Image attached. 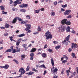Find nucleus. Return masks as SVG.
<instances>
[{
	"instance_id": "obj_1",
	"label": "nucleus",
	"mask_w": 78,
	"mask_h": 78,
	"mask_svg": "<svg viewBox=\"0 0 78 78\" xmlns=\"http://www.w3.org/2000/svg\"><path fill=\"white\" fill-rule=\"evenodd\" d=\"M45 36L46 37V39L48 40L49 39H51L52 37V35L51 34V32L49 31H47L45 33Z\"/></svg>"
},
{
	"instance_id": "obj_2",
	"label": "nucleus",
	"mask_w": 78,
	"mask_h": 78,
	"mask_svg": "<svg viewBox=\"0 0 78 78\" xmlns=\"http://www.w3.org/2000/svg\"><path fill=\"white\" fill-rule=\"evenodd\" d=\"M25 25L27 27V28L26 29H25V30L27 31H28L27 33L31 32V30H29V29H30V27H31V25H30V24H25Z\"/></svg>"
},
{
	"instance_id": "obj_3",
	"label": "nucleus",
	"mask_w": 78,
	"mask_h": 78,
	"mask_svg": "<svg viewBox=\"0 0 78 78\" xmlns=\"http://www.w3.org/2000/svg\"><path fill=\"white\" fill-rule=\"evenodd\" d=\"M58 70L57 68H55V67H53L51 68V72L54 75H55L57 73V71Z\"/></svg>"
},
{
	"instance_id": "obj_4",
	"label": "nucleus",
	"mask_w": 78,
	"mask_h": 78,
	"mask_svg": "<svg viewBox=\"0 0 78 78\" xmlns=\"http://www.w3.org/2000/svg\"><path fill=\"white\" fill-rule=\"evenodd\" d=\"M19 72L21 73L20 74V75H22L26 71L24 70V69L23 68H20L19 71Z\"/></svg>"
},
{
	"instance_id": "obj_5",
	"label": "nucleus",
	"mask_w": 78,
	"mask_h": 78,
	"mask_svg": "<svg viewBox=\"0 0 78 78\" xmlns=\"http://www.w3.org/2000/svg\"><path fill=\"white\" fill-rule=\"evenodd\" d=\"M71 12V10L69 9H67L65 11V12L64 14L65 16H67L69 15L70 13Z\"/></svg>"
},
{
	"instance_id": "obj_6",
	"label": "nucleus",
	"mask_w": 78,
	"mask_h": 78,
	"mask_svg": "<svg viewBox=\"0 0 78 78\" xmlns=\"http://www.w3.org/2000/svg\"><path fill=\"white\" fill-rule=\"evenodd\" d=\"M28 4H25L24 3H23L22 4L20 5H19L20 7L22 8H27L28 7Z\"/></svg>"
},
{
	"instance_id": "obj_7",
	"label": "nucleus",
	"mask_w": 78,
	"mask_h": 78,
	"mask_svg": "<svg viewBox=\"0 0 78 78\" xmlns=\"http://www.w3.org/2000/svg\"><path fill=\"white\" fill-rule=\"evenodd\" d=\"M66 28L65 26H62L61 27H59V30L61 31L62 32H63L64 31L65 29Z\"/></svg>"
},
{
	"instance_id": "obj_8",
	"label": "nucleus",
	"mask_w": 78,
	"mask_h": 78,
	"mask_svg": "<svg viewBox=\"0 0 78 78\" xmlns=\"http://www.w3.org/2000/svg\"><path fill=\"white\" fill-rule=\"evenodd\" d=\"M67 21V19H64L61 21V23L62 25H65L66 24V22Z\"/></svg>"
},
{
	"instance_id": "obj_9",
	"label": "nucleus",
	"mask_w": 78,
	"mask_h": 78,
	"mask_svg": "<svg viewBox=\"0 0 78 78\" xmlns=\"http://www.w3.org/2000/svg\"><path fill=\"white\" fill-rule=\"evenodd\" d=\"M72 49H73V48H77V47H78V46L77 45V44H74V43H72Z\"/></svg>"
},
{
	"instance_id": "obj_10",
	"label": "nucleus",
	"mask_w": 78,
	"mask_h": 78,
	"mask_svg": "<svg viewBox=\"0 0 78 78\" xmlns=\"http://www.w3.org/2000/svg\"><path fill=\"white\" fill-rule=\"evenodd\" d=\"M34 54L33 53H31L30 55V60H33L34 59Z\"/></svg>"
},
{
	"instance_id": "obj_11",
	"label": "nucleus",
	"mask_w": 78,
	"mask_h": 78,
	"mask_svg": "<svg viewBox=\"0 0 78 78\" xmlns=\"http://www.w3.org/2000/svg\"><path fill=\"white\" fill-rule=\"evenodd\" d=\"M27 44H23L22 45V46L24 47V48H25V50L26 51L27 49L28 48L27 46Z\"/></svg>"
},
{
	"instance_id": "obj_12",
	"label": "nucleus",
	"mask_w": 78,
	"mask_h": 78,
	"mask_svg": "<svg viewBox=\"0 0 78 78\" xmlns=\"http://www.w3.org/2000/svg\"><path fill=\"white\" fill-rule=\"evenodd\" d=\"M36 48H32L31 50L30 51V52L31 53H33L35 51H36Z\"/></svg>"
},
{
	"instance_id": "obj_13",
	"label": "nucleus",
	"mask_w": 78,
	"mask_h": 78,
	"mask_svg": "<svg viewBox=\"0 0 78 78\" xmlns=\"http://www.w3.org/2000/svg\"><path fill=\"white\" fill-rule=\"evenodd\" d=\"M17 21V19L16 17L13 20H12V23H13L15 24L16 23V22Z\"/></svg>"
},
{
	"instance_id": "obj_14",
	"label": "nucleus",
	"mask_w": 78,
	"mask_h": 78,
	"mask_svg": "<svg viewBox=\"0 0 78 78\" xmlns=\"http://www.w3.org/2000/svg\"><path fill=\"white\" fill-rule=\"evenodd\" d=\"M70 27H69V26H68L67 27L66 29V32H69L70 31Z\"/></svg>"
},
{
	"instance_id": "obj_15",
	"label": "nucleus",
	"mask_w": 78,
	"mask_h": 78,
	"mask_svg": "<svg viewBox=\"0 0 78 78\" xmlns=\"http://www.w3.org/2000/svg\"><path fill=\"white\" fill-rule=\"evenodd\" d=\"M19 1V0H17L16 1L14 2V6H16L18 4V2Z\"/></svg>"
},
{
	"instance_id": "obj_16",
	"label": "nucleus",
	"mask_w": 78,
	"mask_h": 78,
	"mask_svg": "<svg viewBox=\"0 0 78 78\" xmlns=\"http://www.w3.org/2000/svg\"><path fill=\"white\" fill-rule=\"evenodd\" d=\"M27 22H28L27 20H26V21H21V24H24L25 23H27Z\"/></svg>"
},
{
	"instance_id": "obj_17",
	"label": "nucleus",
	"mask_w": 78,
	"mask_h": 78,
	"mask_svg": "<svg viewBox=\"0 0 78 78\" xmlns=\"http://www.w3.org/2000/svg\"><path fill=\"white\" fill-rule=\"evenodd\" d=\"M34 73V72L30 71L29 73H27V74L29 75H32V74Z\"/></svg>"
},
{
	"instance_id": "obj_18",
	"label": "nucleus",
	"mask_w": 78,
	"mask_h": 78,
	"mask_svg": "<svg viewBox=\"0 0 78 78\" xmlns=\"http://www.w3.org/2000/svg\"><path fill=\"white\" fill-rule=\"evenodd\" d=\"M66 24L67 25H71V22L70 21H67Z\"/></svg>"
},
{
	"instance_id": "obj_19",
	"label": "nucleus",
	"mask_w": 78,
	"mask_h": 78,
	"mask_svg": "<svg viewBox=\"0 0 78 78\" xmlns=\"http://www.w3.org/2000/svg\"><path fill=\"white\" fill-rule=\"evenodd\" d=\"M70 36V35H69L67 37H66V41H68L69 39Z\"/></svg>"
},
{
	"instance_id": "obj_20",
	"label": "nucleus",
	"mask_w": 78,
	"mask_h": 78,
	"mask_svg": "<svg viewBox=\"0 0 78 78\" xmlns=\"http://www.w3.org/2000/svg\"><path fill=\"white\" fill-rule=\"evenodd\" d=\"M26 56L24 55H21V57L22 58L21 59L23 60L25 58Z\"/></svg>"
},
{
	"instance_id": "obj_21",
	"label": "nucleus",
	"mask_w": 78,
	"mask_h": 78,
	"mask_svg": "<svg viewBox=\"0 0 78 78\" xmlns=\"http://www.w3.org/2000/svg\"><path fill=\"white\" fill-rule=\"evenodd\" d=\"M42 57L43 58H45L47 56L46 54L45 53H44L41 54Z\"/></svg>"
},
{
	"instance_id": "obj_22",
	"label": "nucleus",
	"mask_w": 78,
	"mask_h": 78,
	"mask_svg": "<svg viewBox=\"0 0 78 78\" xmlns=\"http://www.w3.org/2000/svg\"><path fill=\"white\" fill-rule=\"evenodd\" d=\"M51 63L52 64V66H54V61L52 58H51Z\"/></svg>"
},
{
	"instance_id": "obj_23",
	"label": "nucleus",
	"mask_w": 78,
	"mask_h": 78,
	"mask_svg": "<svg viewBox=\"0 0 78 78\" xmlns=\"http://www.w3.org/2000/svg\"><path fill=\"white\" fill-rule=\"evenodd\" d=\"M20 11L22 12H25L26 11V10L24 9H21L20 10Z\"/></svg>"
},
{
	"instance_id": "obj_24",
	"label": "nucleus",
	"mask_w": 78,
	"mask_h": 78,
	"mask_svg": "<svg viewBox=\"0 0 78 78\" xmlns=\"http://www.w3.org/2000/svg\"><path fill=\"white\" fill-rule=\"evenodd\" d=\"M9 67V66L8 65H6L5 66H4V69H7Z\"/></svg>"
},
{
	"instance_id": "obj_25",
	"label": "nucleus",
	"mask_w": 78,
	"mask_h": 78,
	"mask_svg": "<svg viewBox=\"0 0 78 78\" xmlns=\"http://www.w3.org/2000/svg\"><path fill=\"white\" fill-rule=\"evenodd\" d=\"M70 72V70H66V73H67V76H69V73Z\"/></svg>"
},
{
	"instance_id": "obj_26",
	"label": "nucleus",
	"mask_w": 78,
	"mask_h": 78,
	"mask_svg": "<svg viewBox=\"0 0 78 78\" xmlns=\"http://www.w3.org/2000/svg\"><path fill=\"white\" fill-rule=\"evenodd\" d=\"M38 31H41V29L40 27V26H38V29H37Z\"/></svg>"
},
{
	"instance_id": "obj_27",
	"label": "nucleus",
	"mask_w": 78,
	"mask_h": 78,
	"mask_svg": "<svg viewBox=\"0 0 78 78\" xmlns=\"http://www.w3.org/2000/svg\"><path fill=\"white\" fill-rule=\"evenodd\" d=\"M67 4H66L65 5H62V6L63 8H65L66 7H67Z\"/></svg>"
},
{
	"instance_id": "obj_28",
	"label": "nucleus",
	"mask_w": 78,
	"mask_h": 78,
	"mask_svg": "<svg viewBox=\"0 0 78 78\" xmlns=\"http://www.w3.org/2000/svg\"><path fill=\"white\" fill-rule=\"evenodd\" d=\"M25 35V34H20V35H18V37H22L23 36H24Z\"/></svg>"
},
{
	"instance_id": "obj_29",
	"label": "nucleus",
	"mask_w": 78,
	"mask_h": 78,
	"mask_svg": "<svg viewBox=\"0 0 78 78\" xmlns=\"http://www.w3.org/2000/svg\"><path fill=\"white\" fill-rule=\"evenodd\" d=\"M16 19H17V20L18 21H21L22 20L21 19V18H19L18 16H17V17H16Z\"/></svg>"
},
{
	"instance_id": "obj_30",
	"label": "nucleus",
	"mask_w": 78,
	"mask_h": 78,
	"mask_svg": "<svg viewBox=\"0 0 78 78\" xmlns=\"http://www.w3.org/2000/svg\"><path fill=\"white\" fill-rule=\"evenodd\" d=\"M0 7L1 8V9L2 10H4L5 9V8L3 6V5H1L0 6Z\"/></svg>"
},
{
	"instance_id": "obj_31",
	"label": "nucleus",
	"mask_w": 78,
	"mask_h": 78,
	"mask_svg": "<svg viewBox=\"0 0 78 78\" xmlns=\"http://www.w3.org/2000/svg\"><path fill=\"white\" fill-rule=\"evenodd\" d=\"M9 24H5V27L6 28H8L9 27Z\"/></svg>"
},
{
	"instance_id": "obj_32",
	"label": "nucleus",
	"mask_w": 78,
	"mask_h": 78,
	"mask_svg": "<svg viewBox=\"0 0 78 78\" xmlns=\"http://www.w3.org/2000/svg\"><path fill=\"white\" fill-rule=\"evenodd\" d=\"M32 71H35V72H36L37 73L38 72V71L37 70H36L34 68H32Z\"/></svg>"
},
{
	"instance_id": "obj_33",
	"label": "nucleus",
	"mask_w": 78,
	"mask_h": 78,
	"mask_svg": "<svg viewBox=\"0 0 78 78\" xmlns=\"http://www.w3.org/2000/svg\"><path fill=\"white\" fill-rule=\"evenodd\" d=\"M61 47L60 46L58 45L57 46H56L55 47V49L56 50H58V49H59Z\"/></svg>"
},
{
	"instance_id": "obj_34",
	"label": "nucleus",
	"mask_w": 78,
	"mask_h": 78,
	"mask_svg": "<svg viewBox=\"0 0 78 78\" xmlns=\"http://www.w3.org/2000/svg\"><path fill=\"white\" fill-rule=\"evenodd\" d=\"M39 67L40 68L43 67L44 69L46 68L44 65H41V66H39Z\"/></svg>"
},
{
	"instance_id": "obj_35",
	"label": "nucleus",
	"mask_w": 78,
	"mask_h": 78,
	"mask_svg": "<svg viewBox=\"0 0 78 78\" xmlns=\"http://www.w3.org/2000/svg\"><path fill=\"white\" fill-rule=\"evenodd\" d=\"M7 12H5L4 11H2V13L3 14H7Z\"/></svg>"
},
{
	"instance_id": "obj_36",
	"label": "nucleus",
	"mask_w": 78,
	"mask_h": 78,
	"mask_svg": "<svg viewBox=\"0 0 78 78\" xmlns=\"http://www.w3.org/2000/svg\"><path fill=\"white\" fill-rule=\"evenodd\" d=\"M13 61L15 62L17 64H19V62H18V61L17 60H15V59H14V60H13Z\"/></svg>"
},
{
	"instance_id": "obj_37",
	"label": "nucleus",
	"mask_w": 78,
	"mask_h": 78,
	"mask_svg": "<svg viewBox=\"0 0 78 78\" xmlns=\"http://www.w3.org/2000/svg\"><path fill=\"white\" fill-rule=\"evenodd\" d=\"M76 73V72H74V73L72 74L71 77H73L75 75Z\"/></svg>"
},
{
	"instance_id": "obj_38",
	"label": "nucleus",
	"mask_w": 78,
	"mask_h": 78,
	"mask_svg": "<svg viewBox=\"0 0 78 78\" xmlns=\"http://www.w3.org/2000/svg\"><path fill=\"white\" fill-rule=\"evenodd\" d=\"M26 18L27 19H30V15H27L26 16Z\"/></svg>"
},
{
	"instance_id": "obj_39",
	"label": "nucleus",
	"mask_w": 78,
	"mask_h": 78,
	"mask_svg": "<svg viewBox=\"0 0 78 78\" xmlns=\"http://www.w3.org/2000/svg\"><path fill=\"white\" fill-rule=\"evenodd\" d=\"M20 43V42H19V41L17 42L16 43V45L17 46H18L19 45Z\"/></svg>"
},
{
	"instance_id": "obj_40",
	"label": "nucleus",
	"mask_w": 78,
	"mask_h": 78,
	"mask_svg": "<svg viewBox=\"0 0 78 78\" xmlns=\"http://www.w3.org/2000/svg\"><path fill=\"white\" fill-rule=\"evenodd\" d=\"M30 68L29 66H27V68L26 69V71H28L29 70Z\"/></svg>"
},
{
	"instance_id": "obj_41",
	"label": "nucleus",
	"mask_w": 78,
	"mask_h": 78,
	"mask_svg": "<svg viewBox=\"0 0 78 78\" xmlns=\"http://www.w3.org/2000/svg\"><path fill=\"white\" fill-rule=\"evenodd\" d=\"M51 16H54L55 15V13L54 12H52L51 13Z\"/></svg>"
},
{
	"instance_id": "obj_42",
	"label": "nucleus",
	"mask_w": 78,
	"mask_h": 78,
	"mask_svg": "<svg viewBox=\"0 0 78 78\" xmlns=\"http://www.w3.org/2000/svg\"><path fill=\"white\" fill-rule=\"evenodd\" d=\"M9 38H10V40L12 42L13 40L12 38H13V37H9Z\"/></svg>"
},
{
	"instance_id": "obj_43",
	"label": "nucleus",
	"mask_w": 78,
	"mask_h": 78,
	"mask_svg": "<svg viewBox=\"0 0 78 78\" xmlns=\"http://www.w3.org/2000/svg\"><path fill=\"white\" fill-rule=\"evenodd\" d=\"M48 51L49 52H51V53L52 52V51H53L52 50H51V49H49L48 50Z\"/></svg>"
},
{
	"instance_id": "obj_44",
	"label": "nucleus",
	"mask_w": 78,
	"mask_h": 78,
	"mask_svg": "<svg viewBox=\"0 0 78 78\" xmlns=\"http://www.w3.org/2000/svg\"><path fill=\"white\" fill-rule=\"evenodd\" d=\"M72 18L71 15H69L68 16H67V18L68 19H70Z\"/></svg>"
},
{
	"instance_id": "obj_45",
	"label": "nucleus",
	"mask_w": 78,
	"mask_h": 78,
	"mask_svg": "<svg viewBox=\"0 0 78 78\" xmlns=\"http://www.w3.org/2000/svg\"><path fill=\"white\" fill-rule=\"evenodd\" d=\"M11 51V49H8L6 51V52H10Z\"/></svg>"
},
{
	"instance_id": "obj_46",
	"label": "nucleus",
	"mask_w": 78,
	"mask_h": 78,
	"mask_svg": "<svg viewBox=\"0 0 78 78\" xmlns=\"http://www.w3.org/2000/svg\"><path fill=\"white\" fill-rule=\"evenodd\" d=\"M48 47V45L47 44H45L44 45V49H45L46 48H47Z\"/></svg>"
},
{
	"instance_id": "obj_47",
	"label": "nucleus",
	"mask_w": 78,
	"mask_h": 78,
	"mask_svg": "<svg viewBox=\"0 0 78 78\" xmlns=\"http://www.w3.org/2000/svg\"><path fill=\"white\" fill-rule=\"evenodd\" d=\"M0 28L2 30H4L5 29V27H0Z\"/></svg>"
},
{
	"instance_id": "obj_48",
	"label": "nucleus",
	"mask_w": 78,
	"mask_h": 78,
	"mask_svg": "<svg viewBox=\"0 0 78 78\" xmlns=\"http://www.w3.org/2000/svg\"><path fill=\"white\" fill-rule=\"evenodd\" d=\"M13 3V1L12 0H10V2H9V3L10 4H11L12 3Z\"/></svg>"
},
{
	"instance_id": "obj_49",
	"label": "nucleus",
	"mask_w": 78,
	"mask_h": 78,
	"mask_svg": "<svg viewBox=\"0 0 78 78\" xmlns=\"http://www.w3.org/2000/svg\"><path fill=\"white\" fill-rule=\"evenodd\" d=\"M35 12L36 13H39V10H35Z\"/></svg>"
},
{
	"instance_id": "obj_50",
	"label": "nucleus",
	"mask_w": 78,
	"mask_h": 78,
	"mask_svg": "<svg viewBox=\"0 0 78 78\" xmlns=\"http://www.w3.org/2000/svg\"><path fill=\"white\" fill-rule=\"evenodd\" d=\"M64 57L65 58H66V60L68 59V58L66 56L64 55Z\"/></svg>"
},
{
	"instance_id": "obj_51",
	"label": "nucleus",
	"mask_w": 78,
	"mask_h": 78,
	"mask_svg": "<svg viewBox=\"0 0 78 78\" xmlns=\"http://www.w3.org/2000/svg\"><path fill=\"white\" fill-rule=\"evenodd\" d=\"M66 42V40H64V41H63L62 42V44H63L64 43H65Z\"/></svg>"
},
{
	"instance_id": "obj_52",
	"label": "nucleus",
	"mask_w": 78,
	"mask_h": 78,
	"mask_svg": "<svg viewBox=\"0 0 78 78\" xmlns=\"http://www.w3.org/2000/svg\"><path fill=\"white\" fill-rule=\"evenodd\" d=\"M63 1H62V0H60V1H58V3H62L63 2Z\"/></svg>"
},
{
	"instance_id": "obj_53",
	"label": "nucleus",
	"mask_w": 78,
	"mask_h": 78,
	"mask_svg": "<svg viewBox=\"0 0 78 78\" xmlns=\"http://www.w3.org/2000/svg\"><path fill=\"white\" fill-rule=\"evenodd\" d=\"M72 56H73V58H74L75 56V54L74 53H73Z\"/></svg>"
},
{
	"instance_id": "obj_54",
	"label": "nucleus",
	"mask_w": 78,
	"mask_h": 78,
	"mask_svg": "<svg viewBox=\"0 0 78 78\" xmlns=\"http://www.w3.org/2000/svg\"><path fill=\"white\" fill-rule=\"evenodd\" d=\"M8 35V33H5V34H4V36H7Z\"/></svg>"
},
{
	"instance_id": "obj_55",
	"label": "nucleus",
	"mask_w": 78,
	"mask_h": 78,
	"mask_svg": "<svg viewBox=\"0 0 78 78\" xmlns=\"http://www.w3.org/2000/svg\"><path fill=\"white\" fill-rule=\"evenodd\" d=\"M16 52V50L13 49V52H12V53H15Z\"/></svg>"
},
{
	"instance_id": "obj_56",
	"label": "nucleus",
	"mask_w": 78,
	"mask_h": 78,
	"mask_svg": "<svg viewBox=\"0 0 78 78\" xmlns=\"http://www.w3.org/2000/svg\"><path fill=\"white\" fill-rule=\"evenodd\" d=\"M67 61L66 60H64L62 61V63L65 64L66 62Z\"/></svg>"
},
{
	"instance_id": "obj_57",
	"label": "nucleus",
	"mask_w": 78,
	"mask_h": 78,
	"mask_svg": "<svg viewBox=\"0 0 78 78\" xmlns=\"http://www.w3.org/2000/svg\"><path fill=\"white\" fill-rule=\"evenodd\" d=\"M18 41H19L18 42H20L22 41V39L20 38V39H18L17 40Z\"/></svg>"
},
{
	"instance_id": "obj_58",
	"label": "nucleus",
	"mask_w": 78,
	"mask_h": 78,
	"mask_svg": "<svg viewBox=\"0 0 78 78\" xmlns=\"http://www.w3.org/2000/svg\"><path fill=\"white\" fill-rule=\"evenodd\" d=\"M54 4L55 5H56L57 4V2L55 1L54 2Z\"/></svg>"
},
{
	"instance_id": "obj_59",
	"label": "nucleus",
	"mask_w": 78,
	"mask_h": 78,
	"mask_svg": "<svg viewBox=\"0 0 78 78\" xmlns=\"http://www.w3.org/2000/svg\"><path fill=\"white\" fill-rule=\"evenodd\" d=\"M47 73V71L46 70L44 71L43 75H45V74L46 73Z\"/></svg>"
},
{
	"instance_id": "obj_60",
	"label": "nucleus",
	"mask_w": 78,
	"mask_h": 78,
	"mask_svg": "<svg viewBox=\"0 0 78 78\" xmlns=\"http://www.w3.org/2000/svg\"><path fill=\"white\" fill-rule=\"evenodd\" d=\"M64 73H65L64 72V71H62L61 72V74L62 75Z\"/></svg>"
},
{
	"instance_id": "obj_61",
	"label": "nucleus",
	"mask_w": 78,
	"mask_h": 78,
	"mask_svg": "<svg viewBox=\"0 0 78 78\" xmlns=\"http://www.w3.org/2000/svg\"><path fill=\"white\" fill-rule=\"evenodd\" d=\"M72 50V49L70 48H69V50H68V51L69 52H70Z\"/></svg>"
},
{
	"instance_id": "obj_62",
	"label": "nucleus",
	"mask_w": 78,
	"mask_h": 78,
	"mask_svg": "<svg viewBox=\"0 0 78 78\" xmlns=\"http://www.w3.org/2000/svg\"><path fill=\"white\" fill-rule=\"evenodd\" d=\"M44 8H42L41 9V11H44Z\"/></svg>"
},
{
	"instance_id": "obj_63",
	"label": "nucleus",
	"mask_w": 78,
	"mask_h": 78,
	"mask_svg": "<svg viewBox=\"0 0 78 78\" xmlns=\"http://www.w3.org/2000/svg\"><path fill=\"white\" fill-rule=\"evenodd\" d=\"M27 41V40L26 39H24V40H22V41L23 42H26V41Z\"/></svg>"
},
{
	"instance_id": "obj_64",
	"label": "nucleus",
	"mask_w": 78,
	"mask_h": 78,
	"mask_svg": "<svg viewBox=\"0 0 78 78\" xmlns=\"http://www.w3.org/2000/svg\"><path fill=\"white\" fill-rule=\"evenodd\" d=\"M10 49H11V50H12L13 49V46H11V47H10Z\"/></svg>"
}]
</instances>
